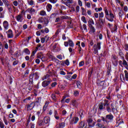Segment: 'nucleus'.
I'll list each match as a JSON object with an SVG mask.
<instances>
[{
	"label": "nucleus",
	"mask_w": 128,
	"mask_h": 128,
	"mask_svg": "<svg viewBox=\"0 0 128 128\" xmlns=\"http://www.w3.org/2000/svg\"><path fill=\"white\" fill-rule=\"evenodd\" d=\"M72 116V114H70V118L69 119L70 124H78V118Z\"/></svg>",
	"instance_id": "nucleus-1"
},
{
	"label": "nucleus",
	"mask_w": 128,
	"mask_h": 128,
	"mask_svg": "<svg viewBox=\"0 0 128 128\" xmlns=\"http://www.w3.org/2000/svg\"><path fill=\"white\" fill-rule=\"evenodd\" d=\"M100 50V43L98 42L97 44H94V45L92 50L94 51V54H98V50Z\"/></svg>",
	"instance_id": "nucleus-2"
},
{
	"label": "nucleus",
	"mask_w": 128,
	"mask_h": 128,
	"mask_svg": "<svg viewBox=\"0 0 128 128\" xmlns=\"http://www.w3.org/2000/svg\"><path fill=\"white\" fill-rule=\"evenodd\" d=\"M105 17L106 18V20H108L112 22H114V14H112V12H110L108 16H106Z\"/></svg>",
	"instance_id": "nucleus-3"
},
{
	"label": "nucleus",
	"mask_w": 128,
	"mask_h": 128,
	"mask_svg": "<svg viewBox=\"0 0 128 128\" xmlns=\"http://www.w3.org/2000/svg\"><path fill=\"white\" fill-rule=\"evenodd\" d=\"M125 76H124V74L120 75V79L122 80V78L123 80H124V82H126H126H128V70H125L124 71Z\"/></svg>",
	"instance_id": "nucleus-4"
},
{
	"label": "nucleus",
	"mask_w": 128,
	"mask_h": 128,
	"mask_svg": "<svg viewBox=\"0 0 128 128\" xmlns=\"http://www.w3.org/2000/svg\"><path fill=\"white\" fill-rule=\"evenodd\" d=\"M36 106L34 102H32L30 104L27 105V110H32Z\"/></svg>",
	"instance_id": "nucleus-5"
},
{
	"label": "nucleus",
	"mask_w": 128,
	"mask_h": 128,
	"mask_svg": "<svg viewBox=\"0 0 128 128\" xmlns=\"http://www.w3.org/2000/svg\"><path fill=\"white\" fill-rule=\"evenodd\" d=\"M87 122L88 123V126H94V125L96 124V122H94L92 118H89Z\"/></svg>",
	"instance_id": "nucleus-6"
},
{
	"label": "nucleus",
	"mask_w": 128,
	"mask_h": 128,
	"mask_svg": "<svg viewBox=\"0 0 128 128\" xmlns=\"http://www.w3.org/2000/svg\"><path fill=\"white\" fill-rule=\"evenodd\" d=\"M6 34L8 38H14V34L12 33V30H9L6 32Z\"/></svg>",
	"instance_id": "nucleus-7"
},
{
	"label": "nucleus",
	"mask_w": 128,
	"mask_h": 128,
	"mask_svg": "<svg viewBox=\"0 0 128 128\" xmlns=\"http://www.w3.org/2000/svg\"><path fill=\"white\" fill-rule=\"evenodd\" d=\"M51 82L52 81L50 80H44L42 82V86H43V88H46V86H49Z\"/></svg>",
	"instance_id": "nucleus-8"
},
{
	"label": "nucleus",
	"mask_w": 128,
	"mask_h": 128,
	"mask_svg": "<svg viewBox=\"0 0 128 128\" xmlns=\"http://www.w3.org/2000/svg\"><path fill=\"white\" fill-rule=\"evenodd\" d=\"M118 15L120 18H122V16H124V11H122V10L120 8V7L118 8Z\"/></svg>",
	"instance_id": "nucleus-9"
},
{
	"label": "nucleus",
	"mask_w": 128,
	"mask_h": 128,
	"mask_svg": "<svg viewBox=\"0 0 128 128\" xmlns=\"http://www.w3.org/2000/svg\"><path fill=\"white\" fill-rule=\"evenodd\" d=\"M106 119L107 120H114V116L112 114H107L106 116Z\"/></svg>",
	"instance_id": "nucleus-10"
},
{
	"label": "nucleus",
	"mask_w": 128,
	"mask_h": 128,
	"mask_svg": "<svg viewBox=\"0 0 128 128\" xmlns=\"http://www.w3.org/2000/svg\"><path fill=\"white\" fill-rule=\"evenodd\" d=\"M16 20L17 22H22L24 20L22 18V14L18 15L16 18Z\"/></svg>",
	"instance_id": "nucleus-11"
},
{
	"label": "nucleus",
	"mask_w": 128,
	"mask_h": 128,
	"mask_svg": "<svg viewBox=\"0 0 128 128\" xmlns=\"http://www.w3.org/2000/svg\"><path fill=\"white\" fill-rule=\"evenodd\" d=\"M50 120V118L48 116H46L44 118V123L47 124H48Z\"/></svg>",
	"instance_id": "nucleus-12"
},
{
	"label": "nucleus",
	"mask_w": 128,
	"mask_h": 128,
	"mask_svg": "<svg viewBox=\"0 0 128 128\" xmlns=\"http://www.w3.org/2000/svg\"><path fill=\"white\" fill-rule=\"evenodd\" d=\"M90 30L89 32V34H94L96 32V28L94 26H91L90 27Z\"/></svg>",
	"instance_id": "nucleus-13"
},
{
	"label": "nucleus",
	"mask_w": 128,
	"mask_h": 128,
	"mask_svg": "<svg viewBox=\"0 0 128 128\" xmlns=\"http://www.w3.org/2000/svg\"><path fill=\"white\" fill-rule=\"evenodd\" d=\"M3 26L5 30H8V21H4L3 22Z\"/></svg>",
	"instance_id": "nucleus-14"
},
{
	"label": "nucleus",
	"mask_w": 128,
	"mask_h": 128,
	"mask_svg": "<svg viewBox=\"0 0 128 128\" xmlns=\"http://www.w3.org/2000/svg\"><path fill=\"white\" fill-rule=\"evenodd\" d=\"M72 106H75L76 108L78 106V101H76V100H72Z\"/></svg>",
	"instance_id": "nucleus-15"
},
{
	"label": "nucleus",
	"mask_w": 128,
	"mask_h": 128,
	"mask_svg": "<svg viewBox=\"0 0 128 128\" xmlns=\"http://www.w3.org/2000/svg\"><path fill=\"white\" fill-rule=\"evenodd\" d=\"M52 4H48L46 6V8L47 10V11L50 12V10H52Z\"/></svg>",
	"instance_id": "nucleus-16"
},
{
	"label": "nucleus",
	"mask_w": 128,
	"mask_h": 128,
	"mask_svg": "<svg viewBox=\"0 0 128 128\" xmlns=\"http://www.w3.org/2000/svg\"><path fill=\"white\" fill-rule=\"evenodd\" d=\"M51 76L50 74H46V75L44 76L42 78V80H48V78H50Z\"/></svg>",
	"instance_id": "nucleus-17"
},
{
	"label": "nucleus",
	"mask_w": 128,
	"mask_h": 128,
	"mask_svg": "<svg viewBox=\"0 0 128 128\" xmlns=\"http://www.w3.org/2000/svg\"><path fill=\"white\" fill-rule=\"evenodd\" d=\"M28 12L30 14H34V12H36V10H34L33 8H28Z\"/></svg>",
	"instance_id": "nucleus-18"
},
{
	"label": "nucleus",
	"mask_w": 128,
	"mask_h": 128,
	"mask_svg": "<svg viewBox=\"0 0 128 128\" xmlns=\"http://www.w3.org/2000/svg\"><path fill=\"white\" fill-rule=\"evenodd\" d=\"M64 4L68 6V4H72V0H64Z\"/></svg>",
	"instance_id": "nucleus-19"
},
{
	"label": "nucleus",
	"mask_w": 128,
	"mask_h": 128,
	"mask_svg": "<svg viewBox=\"0 0 128 128\" xmlns=\"http://www.w3.org/2000/svg\"><path fill=\"white\" fill-rule=\"evenodd\" d=\"M68 43L69 44V46H70L71 48H74V42L70 40H69L68 41Z\"/></svg>",
	"instance_id": "nucleus-20"
},
{
	"label": "nucleus",
	"mask_w": 128,
	"mask_h": 128,
	"mask_svg": "<svg viewBox=\"0 0 128 128\" xmlns=\"http://www.w3.org/2000/svg\"><path fill=\"white\" fill-rule=\"evenodd\" d=\"M66 126V124L64 122H61L59 124L58 128H64Z\"/></svg>",
	"instance_id": "nucleus-21"
},
{
	"label": "nucleus",
	"mask_w": 128,
	"mask_h": 128,
	"mask_svg": "<svg viewBox=\"0 0 128 128\" xmlns=\"http://www.w3.org/2000/svg\"><path fill=\"white\" fill-rule=\"evenodd\" d=\"M24 52L26 54H30V51L28 48H24Z\"/></svg>",
	"instance_id": "nucleus-22"
},
{
	"label": "nucleus",
	"mask_w": 128,
	"mask_h": 128,
	"mask_svg": "<svg viewBox=\"0 0 128 128\" xmlns=\"http://www.w3.org/2000/svg\"><path fill=\"white\" fill-rule=\"evenodd\" d=\"M116 30H118V26L114 25V28L112 29L111 32H116Z\"/></svg>",
	"instance_id": "nucleus-23"
},
{
	"label": "nucleus",
	"mask_w": 128,
	"mask_h": 128,
	"mask_svg": "<svg viewBox=\"0 0 128 128\" xmlns=\"http://www.w3.org/2000/svg\"><path fill=\"white\" fill-rule=\"evenodd\" d=\"M84 122H81L79 124V126H78V128H84Z\"/></svg>",
	"instance_id": "nucleus-24"
},
{
	"label": "nucleus",
	"mask_w": 128,
	"mask_h": 128,
	"mask_svg": "<svg viewBox=\"0 0 128 128\" xmlns=\"http://www.w3.org/2000/svg\"><path fill=\"white\" fill-rule=\"evenodd\" d=\"M88 26L89 28L90 26H92V24H94V20H89L88 22Z\"/></svg>",
	"instance_id": "nucleus-25"
},
{
	"label": "nucleus",
	"mask_w": 128,
	"mask_h": 128,
	"mask_svg": "<svg viewBox=\"0 0 128 128\" xmlns=\"http://www.w3.org/2000/svg\"><path fill=\"white\" fill-rule=\"evenodd\" d=\"M2 0L5 6H6L7 7L10 6V3H8V0Z\"/></svg>",
	"instance_id": "nucleus-26"
},
{
	"label": "nucleus",
	"mask_w": 128,
	"mask_h": 128,
	"mask_svg": "<svg viewBox=\"0 0 128 128\" xmlns=\"http://www.w3.org/2000/svg\"><path fill=\"white\" fill-rule=\"evenodd\" d=\"M43 56H44V54H42V52L38 53L37 55L38 58H40V60L42 58Z\"/></svg>",
	"instance_id": "nucleus-27"
},
{
	"label": "nucleus",
	"mask_w": 128,
	"mask_h": 128,
	"mask_svg": "<svg viewBox=\"0 0 128 128\" xmlns=\"http://www.w3.org/2000/svg\"><path fill=\"white\" fill-rule=\"evenodd\" d=\"M61 20H70V17L68 16H60Z\"/></svg>",
	"instance_id": "nucleus-28"
},
{
	"label": "nucleus",
	"mask_w": 128,
	"mask_h": 128,
	"mask_svg": "<svg viewBox=\"0 0 128 128\" xmlns=\"http://www.w3.org/2000/svg\"><path fill=\"white\" fill-rule=\"evenodd\" d=\"M104 81H98L97 82L98 86H104Z\"/></svg>",
	"instance_id": "nucleus-29"
},
{
	"label": "nucleus",
	"mask_w": 128,
	"mask_h": 128,
	"mask_svg": "<svg viewBox=\"0 0 128 128\" xmlns=\"http://www.w3.org/2000/svg\"><path fill=\"white\" fill-rule=\"evenodd\" d=\"M40 16H46V11L44 10H41L40 12Z\"/></svg>",
	"instance_id": "nucleus-30"
},
{
	"label": "nucleus",
	"mask_w": 128,
	"mask_h": 128,
	"mask_svg": "<svg viewBox=\"0 0 128 128\" xmlns=\"http://www.w3.org/2000/svg\"><path fill=\"white\" fill-rule=\"evenodd\" d=\"M103 105L104 106H110V104H108V100H104Z\"/></svg>",
	"instance_id": "nucleus-31"
},
{
	"label": "nucleus",
	"mask_w": 128,
	"mask_h": 128,
	"mask_svg": "<svg viewBox=\"0 0 128 128\" xmlns=\"http://www.w3.org/2000/svg\"><path fill=\"white\" fill-rule=\"evenodd\" d=\"M28 4L30 6H34V2L32 0H28Z\"/></svg>",
	"instance_id": "nucleus-32"
},
{
	"label": "nucleus",
	"mask_w": 128,
	"mask_h": 128,
	"mask_svg": "<svg viewBox=\"0 0 128 128\" xmlns=\"http://www.w3.org/2000/svg\"><path fill=\"white\" fill-rule=\"evenodd\" d=\"M4 52V48L2 47V44L0 42V54Z\"/></svg>",
	"instance_id": "nucleus-33"
},
{
	"label": "nucleus",
	"mask_w": 128,
	"mask_h": 128,
	"mask_svg": "<svg viewBox=\"0 0 128 128\" xmlns=\"http://www.w3.org/2000/svg\"><path fill=\"white\" fill-rule=\"evenodd\" d=\"M29 72H30V71L28 70H26L25 72V73L24 75V77L26 78V76H28Z\"/></svg>",
	"instance_id": "nucleus-34"
},
{
	"label": "nucleus",
	"mask_w": 128,
	"mask_h": 128,
	"mask_svg": "<svg viewBox=\"0 0 128 128\" xmlns=\"http://www.w3.org/2000/svg\"><path fill=\"white\" fill-rule=\"evenodd\" d=\"M104 12H101L100 13H99V20H100V18H102L104 16Z\"/></svg>",
	"instance_id": "nucleus-35"
},
{
	"label": "nucleus",
	"mask_w": 128,
	"mask_h": 128,
	"mask_svg": "<svg viewBox=\"0 0 128 128\" xmlns=\"http://www.w3.org/2000/svg\"><path fill=\"white\" fill-rule=\"evenodd\" d=\"M99 108H100V110H104V103H102V102L100 103Z\"/></svg>",
	"instance_id": "nucleus-36"
},
{
	"label": "nucleus",
	"mask_w": 128,
	"mask_h": 128,
	"mask_svg": "<svg viewBox=\"0 0 128 128\" xmlns=\"http://www.w3.org/2000/svg\"><path fill=\"white\" fill-rule=\"evenodd\" d=\"M48 102H46L45 103V105L43 107V110L44 111V110H46V108H48Z\"/></svg>",
	"instance_id": "nucleus-37"
},
{
	"label": "nucleus",
	"mask_w": 128,
	"mask_h": 128,
	"mask_svg": "<svg viewBox=\"0 0 128 128\" xmlns=\"http://www.w3.org/2000/svg\"><path fill=\"white\" fill-rule=\"evenodd\" d=\"M106 109L108 112H112V109L110 108V106H106Z\"/></svg>",
	"instance_id": "nucleus-38"
},
{
	"label": "nucleus",
	"mask_w": 128,
	"mask_h": 128,
	"mask_svg": "<svg viewBox=\"0 0 128 128\" xmlns=\"http://www.w3.org/2000/svg\"><path fill=\"white\" fill-rule=\"evenodd\" d=\"M33 76L34 78H38V72H35L33 74Z\"/></svg>",
	"instance_id": "nucleus-39"
},
{
	"label": "nucleus",
	"mask_w": 128,
	"mask_h": 128,
	"mask_svg": "<svg viewBox=\"0 0 128 128\" xmlns=\"http://www.w3.org/2000/svg\"><path fill=\"white\" fill-rule=\"evenodd\" d=\"M79 114H80V118H83L84 117V111H82V110H80L79 112Z\"/></svg>",
	"instance_id": "nucleus-40"
},
{
	"label": "nucleus",
	"mask_w": 128,
	"mask_h": 128,
	"mask_svg": "<svg viewBox=\"0 0 128 128\" xmlns=\"http://www.w3.org/2000/svg\"><path fill=\"white\" fill-rule=\"evenodd\" d=\"M101 120H102V122H108V120L106 119V117L104 118V116H101Z\"/></svg>",
	"instance_id": "nucleus-41"
},
{
	"label": "nucleus",
	"mask_w": 128,
	"mask_h": 128,
	"mask_svg": "<svg viewBox=\"0 0 128 128\" xmlns=\"http://www.w3.org/2000/svg\"><path fill=\"white\" fill-rule=\"evenodd\" d=\"M119 56H120L121 58H124V53H122V50H119Z\"/></svg>",
	"instance_id": "nucleus-42"
},
{
	"label": "nucleus",
	"mask_w": 128,
	"mask_h": 128,
	"mask_svg": "<svg viewBox=\"0 0 128 128\" xmlns=\"http://www.w3.org/2000/svg\"><path fill=\"white\" fill-rule=\"evenodd\" d=\"M82 84V83L80 81H78L76 82V86L78 88H80V85Z\"/></svg>",
	"instance_id": "nucleus-43"
},
{
	"label": "nucleus",
	"mask_w": 128,
	"mask_h": 128,
	"mask_svg": "<svg viewBox=\"0 0 128 128\" xmlns=\"http://www.w3.org/2000/svg\"><path fill=\"white\" fill-rule=\"evenodd\" d=\"M51 76H56V72H51V74H50Z\"/></svg>",
	"instance_id": "nucleus-44"
},
{
	"label": "nucleus",
	"mask_w": 128,
	"mask_h": 128,
	"mask_svg": "<svg viewBox=\"0 0 128 128\" xmlns=\"http://www.w3.org/2000/svg\"><path fill=\"white\" fill-rule=\"evenodd\" d=\"M117 122L118 124H120L124 122V121H122V119H117Z\"/></svg>",
	"instance_id": "nucleus-45"
},
{
	"label": "nucleus",
	"mask_w": 128,
	"mask_h": 128,
	"mask_svg": "<svg viewBox=\"0 0 128 128\" xmlns=\"http://www.w3.org/2000/svg\"><path fill=\"white\" fill-rule=\"evenodd\" d=\"M62 20V18L60 17H58L57 18H56V20H55V22H60V20Z\"/></svg>",
	"instance_id": "nucleus-46"
},
{
	"label": "nucleus",
	"mask_w": 128,
	"mask_h": 128,
	"mask_svg": "<svg viewBox=\"0 0 128 128\" xmlns=\"http://www.w3.org/2000/svg\"><path fill=\"white\" fill-rule=\"evenodd\" d=\"M0 128H4V124L2 121H0Z\"/></svg>",
	"instance_id": "nucleus-47"
},
{
	"label": "nucleus",
	"mask_w": 128,
	"mask_h": 128,
	"mask_svg": "<svg viewBox=\"0 0 128 128\" xmlns=\"http://www.w3.org/2000/svg\"><path fill=\"white\" fill-rule=\"evenodd\" d=\"M122 64H123V66H128V62H126V60H124Z\"/></svg>",
	"instance_id": "nucleus-48"
},
{
	"label": "nucleus",
	"mask_w": 128,
	"mask_h": 128,
	"mask_svg": "<svg viewBox=\"0 0 128 128\" xmlns=\"http://www.w3.org/2000/svg\"><path fill=\"white\" fill-rule=\"evenodd\" d=\"M4 122L6 126H8V120H6V116L4 117Z\"/></svg>",
	"instance_id": "nucleus-49"
},
{
	"label": "nucleus",
	"mask_w": 128,
	"mask_h": 128,
	"mask_svg": "<svg viewBox=\"0 0 128 128\" xmlns=\"http://www.w3.org/2000/svg\"><path fill=\"white\" fill-rule=\"evenodd\" d=\"M57 84H58V83L56 82H53L51 84V86L52 88H54V86H56Z\"/></svg>",
	"instance_id": "nucleus-50"
},
{
	"label": "nucleus",
	"mask_w": 128,
	"mask_h": 128,
	"mask_svg": "<svg viewBox=\"0 0 128 128\" xmlns=\"http://www.w3.org/2000/svg\"><path fill=\"white\" fill-rule=\"evenodd\" d=\"M104 10V12H105V14H106V16H108V9L105 8Z\"/></svg>",
	"instance_id": "nucleus-51"
},
{
	"label": "nucleus",
	"mask_w": 128,
	"mask_h": 128,
	"mask_svg": "<svg viewBox=\"0 0 128 128\" xmlns=\"http://www.w3.org/2000/svg\"><path fill=\"white\" fill-rule=\"evenodd\" d=\"M52 98L53 99V100H56V97L55 94H52Z\"/></svg>",
	"instance_id": "nucleus-52"
},
{
	"label": "nucleus",
	"mask_w": 128,
	"mask_h": 128,
	"mask_svg": "<svg viewBox=\"0 0 128 128\" xmlns=\"http://www.w3.org/2000/svg\"><path fill=\"white\" fill-rule=\"evenodd\" d=\"M13 4L14 6H18V1L15 0L13 2Z\"/></svg>",
	"instance_id": "nucleus-53"
},
{
	"label": "nucleus",
	"mask_w": 128,
	"mask_h": 128,
	"mask_svg": "<svg viewBox=\"0 0 128 128\" xmlns=\"http://www.w3.org/2000/svg\"><path fill=\"white\" fill-rule=\"evenodd\" d=\"M82 20L83 21L84 24H86V17L84 16H82Z\"/></svg>",
	"instance_id": "nucleus-54"
},
{
	"label": "nucleus",
	"mask_w": 128,
	"mask_h": 128,
	"mask_svg": "<svg viewBox=\"0 0 128 128\" xmlns=\"http://www.w3.org/2000/svg\"><path fill=\"white\" fill-rule=\"evenodd\" d=\"M82 28L84 30H86V32H88V29L86 28V24H84L82 25Z\"/></svg>",
	"instance_id": "nucleus-55"
},
{
	"label": "nucleus",
	"mask_w": 128,
	"mask_h": 128,
	"mask_svg": "<svg viewBox=\"0 0 128 128\" xmlns=\"http://www.w3.org/2000/svg\"><path fill=\"white\" fill-rule=\"evenodd\" d=\"M36 50H35L33 51L32 52V53L30 58H32V56H34V54H36Z\"/></svg>",
	"instance_id": "nucleus-56"
},
{
	"label": "nucleus",
	"mask_w": 128,
	"mask_h": 128,
	"mask_svg": "<svg viewBox=\"0 0 128 128\" xmlns=\"http://www.w3.org/2000/svg\"><path fill=\"white\" fill-rule=\"evenodd\" d=\"M46 37L45 38H41V42H42V44L44 43V42H46Z\"/></svg>",
	"instance_id": "nucleus-57"
},
{
	"label": "nucleus",
	"mask_w": 128,
	"mask_h": 128,
	"mask_svg": "<svg viewBox=\"0 0 128 128\" xmlns=\"http://www.w3.org/2000/svg\"><path fill=\"white\" fill-rule=\"evenodd\" d=\"M64 64L66 65V66H70V61L68 60H66L64 61Z\"/></svg>",
	"instance_id": "nucleus-58"
},
{
	"label": "nucleus",
	"mask_w": 128,
	"mask_h": 128,
	"mask_svg": "<svg viewBox=\"0 0 128 128\" xmlns=\"http://www.w3.org/2000/svg\"><path fill=\"white\" fill-rule=\"evenodd\" d=\"M74 94L75 96H78V94H79L78 91V90H75V91L74 92Z\"/></svg>",
	"instance_id": "nucleus-59"
},
{
	"label": "nucleus",
	"mask_w": 128,
	"mask_h": 128,
	"mask_svg": "<svg viewBox=\"0 0 128 128\" xmlns=\"http://www.w3.org/2000/svg\"><path fill=\"white\" fill-rule=\"evenodd\" d=\"M57 58L62 60V55H58L56 56Z\"/></svg>",
	"instance_id": "nucleus-60"
},
{
	"label": "nucleus",
	"mask_w": 128,
	"mask_h": 128,
	"mask_svg": "<svg viewBox=\"0 0 128 128\" xmlns=\"http://www.w3.org/2000/svg\"><path fill=\"white\" fill-rule=\"evenodd\" d=\"M41 60H42V62H46V58L43 56L42 58L41 59Z\"/></svg>",
	"instance_id": "nucleus-61"
},
{
	"label": "nucleus",
	"mask_w": 128,
	"mask_h": 128,
	"mask_svg": "<svg viewBox=\"0 0 128 128\" xmlns=\"http://www.w3.org/2000/svg\"><path fill=\"white\" fill-rule=\"evenodd\" d=\"M44 24H48V20L47 18L44 20Z\"/></svg>",
	"instance_id": "nucleus-62"
},
{
	"label": "nucleus",
	"mask_w": 128,
	"mask_h": 128,
	"mask_svg": "<svg viewBox=\"0 0 128 128\" xmlns=\"http://www.w3.org/2000/svg\"><path fill=\"white\" fill-rule=\"evenodd\" d=\"M124 49L126 50H128V44H124Z\"/></svg>",
	"instance_id": "nucleus-63"
},
{
	"label": "nucleus",
	"mask_w": 128,
	"mask_h": 128,
	"mask_svg": "<svg viewBox=\"0 0 128 128\" xmlns=\"http://www.w3.org/2000/svg\"><path fill=\"white\" fill-rule=\"evenodd\" d=\"M125 58H126L127 62H128V52H126V54L125 55Z\"/></svg>",
	"instance_id": "nucleus-64"
}]
</instances>
